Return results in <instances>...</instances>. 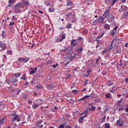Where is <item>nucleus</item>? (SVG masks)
<instances>
[{
    "instance_id": "obj_8",
    "label": "nucleus",
    "mask_w": 128,
    "mask_h": 128,
    "mask_svg": "<svg viewBox=\"0 0 128 128\" xmlns=\"http://www.w3.org/2000/svg\"><path fill=\"white\" fill-rule=\"evenodd\" d=\"M116 126H119L122 127V124H124V122L122 120V118L119 119L118 120H117L116 122Z\"/></svg>"
},
{
    "instance_id": "obj_37",
    "label": "nucleus",
    "mask_w": 128,
    "mask_h": 128,
    "mask_svg": "<svg viewBox=\"0 0 128 128\" xmlns=\"http://www.w3.org/2000/svg\"><path fill=\"white\" fill-rule=\"evenodd\" d=\"M115 34H116V30H112L111 32V36H114Z\"/></svg>"
},
{
    "instance_id": "obj_34",
    "label": "nucleus",
    "mask_w": 128,
    "mask_h": 128,
    "mask_svg": "<svg viewBox=\"0 0 128 128\" xmlns=\"http://www.w3.org/2000/svg\"><path fill=\"white\" fill-rule=\"evenodd\" d=\"M6 53L8 55L12 56V50H6Z\"/></svg>"
},
{
    "instance_id": "obj_36",
    "label": "nucleus",
    "mask_w": 128,
    "mask_h": 128,
    "mask_svg": "<svg viewBox=\"0 0 128 128\" xmlns=\"http://www.w3.org/2000/svg\"><path fill=\"white\" fill-rule=\"evenodd\" d=\"M78 92H80V90H72V94H78Z\"/></svg>"
},
{
    "instance_id": "obj_18",
    "label": "nucleus",
    "mask_w": 128,
    "mask_h": 128,
    "mask_svg": "<svg viewBox=\"0 0 128 128\" xmlns=\"http://www.w3.org/2000/svg\"><path fill=\"white\" fill-rule=\"evenodd\" d=\"M104 17L102 16L100 18L97 19V22L100 24H102L104 22Z\"/></svg>"
},
{
    "instance_id": "obj_11",
    "label": "nucleus",
    "mask_w": 128,
    "mask_h": 128,
    "mask_svg": "<svg viewBox=\"0 0 128 128\" xmlns=\"http://www.w3.org/2000/svg\"><path fill=\"white\" fill-rule=\"evenodd\" d=\"M112 52L114 54H120V52H122V49L120 48H116L114 49Z\"/></svg>"
},
{
    "instance_id": "obj_39",
    "label": "nucleus",
    "mask_w": 128,
    "mask_h": 128,
    "mask_svg": "<svg viewBox=\"0 0 128 128\" xmlns=\"http://www.w3.org/2000/svg\"><path fill=\"white\" fill-rule=\"evenodd\" d=\"M88 31L86 29H84L82 32V34H88Z\"/></svg>"
},
{
    "instance_id": "obj_26",
    "label": "nucleus",
    "mask_w": 128,
    "mask_h": 128,
    "mask_svg": "<svg viewBox=\"0 0 128 128\" xmlns=\"http://www.w3.org/2000/svg\"><path fill=\"white\" fill-rule=\"evenodd\" d=\"M15 94L16 96H18L20 94V92H22V90L18 88H16Z\"/></svg>"
},
{
    "instance_id": "obj_61",
    "label": "nucleus",
    "mask_w": 128,
    "mask_h": 128,
    "mask_svg": "<svg viewBox=\"0 0 128 128\" xmlns=\"http://www.w3.org/2000/svg\"><path fill=\"white\" fill-rule=\"evenodd\" d=\"M45 6H49L50 2H45Z\"/></svg>"
},
{
    "instance_id": "obj_30",
    "label": "nucleus",
    "mask_w": 128,
    "mask_h": 128,
    "mask_svg": "<svg viewBox=\"0 0 128 128\" xmlns=\"http://www.w3.org/2000/svg\"><path fill=\"white\" fill-rule=\"evenodd\" d=\"M1 108H6V104H2V102H0V110Z\"/></svg>"
},
{
    "instance_id": "obj_49",
    "label": "nucleus",
    "mask_w": 128,
    "mask_h": 128,
    "mask_svg": "<svg viewBox=\"0 0 128 128\" xmlns=\"http://www.w3.org/2000/svg\"><path fill=\"white\" fill-rule=\"evenodd\" d=\"M120 26V24H118V25H116L115 27L113 28V30H116L118 28V26Z\"/></svg>"
},
{
    "instance_id": "obj_24",
    "label": "nucleus",
    "mask_w": 128,
    "mask_h": 128,
    "mask_svg": "<svg viewBox=\"0 0 128 128\" xmlns=\"http://www.w3.org/2000/svg\"><path fill=\"white\" fill-rule=\"evenodd\" d=\"M16 1L14 0H8V8H10L12 6V4H14Z\"/></svg>"
},
{
    "instance_id": "obj_6",
    "label": "nucleus",
    "mask_w": 128,
    "mask_h": 128,
    "mask_svg": "<svg viewBox=\"0 0 128 128\" xmlns=\"http://www.w3.org/2000/svg\"><path fill=\"white\" fill-rule=\"evenodd\" d=\"M106 18H107V20L108 22H112L114 20V17L112 14H110Z\"/></svg>"
},
{
    "instance_id": "obj_14",
    "label": "nucleus",
    "mask_w": 128,
    "mask_h": 128,
    "mask_svg": "<svg viewBox=\"0 0 128 128\" xmlns=\"http://www.w3.org/2000/svg\"><path fill=\"white\" fill-rule=\"evenodd\" d=\"M104 28L105 30H110V25L106 24L104 26Z\"/></svg>"
},
{
    "instance_id": "obj_16",
    "label": "nucleus",
    "mask_w": 128,
    "mask_h": 128,
    "mask_svg": "<svg viewBox=\"0 0 128 128\" xmlns=\"http://www.w3.org/2000/svg\"><path fill=\"white\" fill-rule=\"evenodd\" d=\"M88 109H86L84 112H83L80 114V116H83V114H85L84 116V117L88 118Z\"/></svg>"
},
{
    "instance_id": "obj_60",
    "label": "nucleus",
    "mask_w": 128,
    "mask_h": 128,
    "mask_svg": "<svg viewBox=\"0 0 128 128\" xmlns=\"http://www.w3.org/2000/svg\"><path fill=\"white\" fill-rule=\"evenodd\" d=\"M126 108H125L126 112H128V104H126Z\"/></svg>"
},
{
    "instance_id": "obj_58",
    "label": "nucleus",
    "mask_w": 128,
    "mask_h": 128,
    "mask_svg": "<svg viewBox=\"0 0 128 128\" xmlns=\"http://www.w3.org/2000/svg\"><path fill=\"white\" fill-rule=\"evenodd\" d=\"M106 116H104L102 118V122H104V121L106 120Z\"/></svg>"
},
{
    "instance_id": "obj_22",
    "label": "nucleus",
    "mask_w": 128,
    "mask_h": 128,
    "mask_svg": "<svg viewBox=\"0 0 128 128\" xmlns=\"http://www.w3.org/2000/svg\"><path fill=\"white\" fill-rule=\"evenodd\" d=\"M16 6H18L20 8H24V5L23 2H20V3H18L16 4Z\"/></svg>"
},
{
    "instance_id": "obj_38",
    "label": "nucleus",
    "mask_w": 128,
    "mask_h": 128,
    "mask_svg": "<svg viewBox=\"0 0 128 128\" xmlns=\"http://www.w3.org/2000/svg\"><path fill=\"white\" fill-rule=\"evenodd\" d=\"M9 90H11V92H16V88H14L12 86L9 87Z\"/></svg>"
},
{
    "instance_id": "obj_53",
    "label": "nucleus",
    "mask_w": 128,
    "mask_h": 128,
    "mask_svg": "<svg viewBox=\"0 0 128 128\" xmlns=\"http://www.w3.org/2000/svg\"><path fill=\"white\" fill-rule=\"evenodd\" d=\"M4 118H2V119L0 120V124H4Z\"/></svg>"
},
{
    "instance_id": "obj_43",
    "label": "nucleus",
    "mask_w": 128,
    "mask_h": 128,
    "mask_svg": "<svg viewBox=\"0 0 128 128\" xmlns=\"http://www.w3.org/2000/svg\"><path fill=\"white\" fill-rule=\"evenodd\" d=\"M26 78H28V77H26V75L24 74L22 75V76L21 77V79L23 80H24Z\"/></svg>"
},
{
    "instance_id": "obj_23",
    "label": "nucleus",
    "mask_w": 128,
    "mask_h": 128,
    "mask_svg": "<svg viewBox=\"0 0 128 128\" xmlns=\"http://www.w3.org/2000/svg\"><path fill=\"white\" fill-rule=\"evenodd\" d=\"M88 98H90V96H84L83 98L79 99L78 100V102H80V100H88Z\"/></svg>"
},
{
    "instance_id": "obj_20",
    "label": "nucleus",
    "mask_w": 128,
    "mask_h": 128,
    "mask_svg": "<svg viewBox=\"0 0 128 128\" xmlns=\"http://www.w3.org/2000/svg\"><path fill=\"white\" fill-rule=\"evenodd\" d=\"M85 118H86V117H84V116L80 117L78 118V122H79V124H82V122H84V120Z\"/></svg>"
},
{
    "instance_id": "obj_5",
    "label": "nucleus",
    "mask_w": 128,
    "mask_h": 128,
    "mask_svg": "<svg viewBox=\"0 0 128 128\" xmlns=\"http://www.w3.org/2000/svg\"><path fill=\"white\" fill-rule=\"evenodd\" d=\"M118 0H105V2L106 4H110V6H112Z\"/></svg>"
},
{
    "instance_id": "obj_56",
    "label": "nucleus",
    "mask_w": 128,
    "mask_h": 128,
    "mask_svg": "<svg viewBox=\"0 0 128 128\" xmlns=\"http://www.w3.org/2000/svg\"><path fill=\"white\" fill-rule=\"evenodd\" d=\"M58 64H54L52 66V68H58Z\"/></svg>"
},
{
    "instance_id": "obj_1",
    "label": "nucleus",
    "mask_w": 128,
    "mask_h": 128,
    "mask_svg": "<svg viewBox=\"0 0 128 128\" xmlns=\"http://www.w3.org/2000/svg\"><path fill=\"white\" fill-rule=\"evenodd\" d=\"M10 116L12 117V122H14V120H17L18 122H20V115L16 114V113L10 114Z\"/></svg>"
},
{
    "instance_id": "obj_45",
    "label": "nucleus",
    "mask_w": 128,
    "mask_h": 128,
    "mask_svg": "<svg viewBox=\"0 0 128 128\" xmlns=\"http://www.w3.org/2000/svg\"><path fill=\"white\" fill-rule=\"evenodd\" d=\"M66 28H67V30H68L69 28H72V24H68L66 26Z\"/></svg>"
},
{
    "instance_id": "obj_25",
    "label": "nucleus",
    "mask_w": 128,
    "mask_h": 128,
    "mask_svg": "<svg viewBox=\"0 0 128 128\" xmlns=\"http://www.w3.org/2000/svg\"><path fill=\"white\" fill-rule=\"evenodd\" d=\"M38 102V105L40 106H42V104H44V100H42V99H38L37 100Z\"/></svg>"
},
{
    "instance_id": "obj_17",
    "label": "nucleus",
    "mask_w": 128,
    "mask_h": 128,
    "mask_svg": "<svg viewBox=\"0 0 128 128\" xmlns=\"http://www.w3.org/2000/svg\"><path fill=\"white\" fill-rule=\"evenodd\" d=\"M106 84L108 86H114V80H108L106 82Z\"/></svg>"
},
{
    "instance_id": "obj_57",
    "label": "nucleus",
    "mask_w": 128,
    "mask_h": 128,
    "mask_svg": "<svg viewBox=\"0 0 128 128\" xmlns=\"http://www.w3.org/2000/svg\"><path fill=\"white\" fill-rule=\"evenodd\" d=\"M30 84H36V80H33L31 81V82H30Z\"/></svg>"
},
{
    "instance_id": "obj_52",
    "label": "nucleus",
    "mask_w": 128,
    "mask_h": 128,
    "mask_svg": "<svg viewBox=\"0 0 128 128\" xmlns=\"http://www.w3.org/2000/svg\"><path fill=\"white\" fill-rule=\"evenodd\" d=\"M74 58V56H69V59L70 60V62H72V60Z\"/></svg>"
},
{
    "instance_id": "obj_55",
    "label": "nucleus",
    "mask_w": 128,
    "mask_h": 128,
    "mask_svg": "<svg viewBox=\"0 0 128 128\" xmlns=\"http://www.w3.org/2000/svg\"><path fill=\"white\" fill-rule=\"evenodd\" d=\"M104 32H101L99 34V36H100L102 38V36H104Z\"/></svg>"
},
{
    "instance_id": "obj_51",
    "label": "nucleus",
    "mask_w": 128,
    "mask_h": 128,
    "mask_svg": "<svg viewBox=\"0 0 128 128\" xmlns=\"http://www.w3.org/2000/svg\"><path fill=\"white\" fill-rule=\"evenodd\" d=\"M112 88V90H110V92H112V94L114 92V90H116V89H114V88H116V86H113Z\"/></svg>"
},
{
    "instance_id": "obj_29",
    "label": "nucleus",
    "mask_w": 128,
    "mask_h": 128,
    "mask_svg": "<svg viewBox=\"0 0 128 128\" xmlns=\"http://www.w3.org/2000/svg\"><path fill=\"white\" fill-rule=\"evenodd\" d=\"M96 106H92L90 108H89V110H91V112H94L96 110Z\"/></svg>"
},
{
    "instance_id": "obj_10",
    "label": "nucleus",
    "mask_w": 128,
    "mask_h": 128,
    "mask_svg": "<svg viewBox=\"0 0 128 128\" xmlns=\"http://www.w3.org/2000/svg\"><path fill=\"white\" fill-rule=\"evenodd\" d=\"M18 80L16 78H14V79H11L10 80L8 81L7 84H14L16 82H17Z\"/></svg>"
},
{
    "instance_id": "obj_21",
    "label": "nucleus",
    "mask_w": 128,
    "mask_h": 128,
    "mask_svg": "<svg viewBox=\"0 0 128 128\" xmlns=\"http://www.w3.org/2000/svg\"><path fill=\"white\" fill-rule=\"evenodd\" d=\"M14 8H15V12H17L18 14V12H22V10H20V8H19V6H18V5H15Z\"/></svg>"
},
{
    "instance_id": "obj_41",
    "label": "nucleus",
    "mask_w": 128,
    "mask_h": 128,
    "mask_svg": "<svg viewBox=\"0 0 128 128\" xmlns=\"http://www.w3.org/2000/svg\"><path fill=\"white\" fill-rule=\"evenodd\" d=\"M54 8L51 7V8H49L48 10L50 12H54Z\"/></svg>"
},
{
    "instance_id": "obj_63",
    "label": "nucleus",
    "mask_w": 128,
    "mask_h": 128,
    "mask_svg": "<svg viewBox=\"0 0 128 128\" xmlns=\"http://www.w3.org/2000/svg\"><path fill=\"white\" fill-rule=\"evenodd\" d=\"M59 128H64V124H60L59 126Z\"/></svg>"
},
{
    "instance_id": "obj_47",
    "label": "nucleus",
    "mask_w": 128,
    "mask_h": 128,
    "mask_svg": "<svg viewBox=\"0 0 128 128\" xmlns=\"http://www.w3.org/2000/svg\"><path fill=\"white\" fill-rule=\"evenodd\" d=\"M76 40L74 39H72L71 40V44H76Z\"/></svg>"
},
{
    "instance_id": "obj_46",
    "label": "nucleus",
    "mask_w": 128,
    "mask_h": 128,
    "mask_svg": "<svg viewBox=\"0 0 128 128\" xmlns=\"http://www.w3.org/2000/svg\"><path fill=\"white\" fill-rule=\"evenodd\" d=\"M30 70V74H34V70L32 68H31Z\"/></svg>"
},
{
    "instance_id": "obj_50",
    "label": "nucleus",
    "mask_w": 128,
    "mask_h": 128,
    "mask_svg": "<svg viewBox=\"0 0 128 128\" xmlns=\"http://www.w3.org/2000/svg\"><path fill=\"white\" fill-rule=\"evenodd\" d=\"M95 102H100V98H96Z\"/></svg>"
},
{
    "instance_id": "obj_48",
    "label": "nucleus",
    "mask_w": 128,
    "mask_h": 128,
    "mask_svg": "<svg viewBox=\"0 0 128 128\" xmlns=\"http://www.w3.org/2000/svg\"><path fill=\"white\" fill-rule=\"evenodd\" d=\"M82 50H84V49H82V48H81L76 50V52H82Z\"/></svg>"
},
{
    "instance_id": "obj_19",
    "label": "nucleus",
    "mask_w": 128,
    "mask_h": 128,
    "mask_svg": "<svg viewBox=\"0 0 128 128\" xmlns=\"http://www.w3.org/2000/svg\"><path fill=\"white\" fill-rule=\"evenodd\" d=\"M110 10L107 9L106 10V11L104 12V16L105 18H108V16H110Z\"/></svg>"
},
{
    "instance_id": "obj_33",
    "label": "nucleus",
    "mask_w": 128,
    "mask_h": 128,
    "mask_svg": "<svg viewBox=\"0 0 128 128\" xmlns=\"http://www.w3.org/2000/svg\"><path fill=\"white\" fill-rule=\"evenodd\" d=\"M14 76L15 78H20L22 76V73L19 72L17 74H14Z\"/></svg>"
},
{
    "instance_id": "obj_13",
    "label": "nucleus",
    "mask_w": 128,
    "mask_h": 128,
    "mask_svg": "<svg viewBox=\"0 0 128 128\" xmlns=\"http://www.w3.org/2000/svg\"><path fill=\"white\" fill-rule=\"evenodd\" d=\"M0 48H2V50H6V44H2V42L0 41Z\"/></svg>"
},
{
    "instance_id": "obj_64",
    "label": "nucleus",
    "mask_w": 128,
    "mask_h": 128,
    "mask_svg": "<svg viewBox=\"0 0 128 128\" xmlns=\"http://www.w3.org/2000/svg\"><path fill=\"white\" fill-rule=\"evenodd\" d=\"M102 76H106V72L104 71H102Z\"/></svg>"
},
{
    "instance_id": "obj_15",
    "label": "nucleus",
    "mask_w": 128,
    "mask_h": 128,
    "mask_svg": "<svg viewBox=\"0 0 128 128\" xmlns=\"http://www.w3.org/2000/svg\"><path fill=\"white\" fill-rule=\"evenodd\" d=\"M112 48H114V47L110 46L109 48L104 50L102 52V54H108V52H110Z\"/></svg>"
},
{
    "instance_id": "obj_44",
    "label": "nucleus",
    "mask_w": 128,
    "mask_h": 128,
    "mask_svg": "<svg viewBox=\"0 0 128 128\" xmlns=\"http://www.w3.org/2000/svg\"><path fill=\"white\" fill-rule=\"evenodd\" d=\"M92 72V70H88L86 72V74H88V76H90V72Z\"/></svg>"
},
{
    "instance_id": "obj_9",
    "label": "nucleus",
    "mask_w": 128,
    "mask_h": 128,
    "mask_svg": "<svg viewBox=\"0 0 128 128\" xmlns=\"http://www.w3.org/2000/svg\"><path fill=\"white\" fill-rule=\"evenodd\" d=\"M28 60H30V58H19V59L18 60V62H19V64H20V62H23L24 63L26 62H28Z\"/></svg>"
},
{
    "instance_id": "obj_40",
    "label": "nucleus",
    "mask_w": 128,
    "mask_h": 128,
    "mask_svg": "<svg viewBox=\"0 0 128 128\" xmlns=\"http://www.w3.org/2000/svg\"><path fill=\"white\" fill-rule=\"evenodd\" d=\"M42 122V120H40V121H38L36 122V126H40Z\"/></svg>"
},
{
    "instance_id": "obj_28",
    "label": "nucleus",
    "mask_w": 128,
    "mask_h": 128,
    "mask_svg": "<svg viewBox=\"0 0 128 128\" xmlns=\"http://www.w3.org/2000/svg\"><path fill=\"white\" fill-rule=\"evenodd\" d=\"M38 106H40L38 103H34L32 106V108L34 109V108H38Z\"/></svg>"
},
{
    "instance_id": "obj_54",
    "label": "nucleus",
    "mask_w": 128,
    "mask_h": 128,
    "mask_svg": "<svg viewBox=\"0 0 128 128\" xmlns=\"http://www.w3.org/2000/svg\"><path fill=\"white\" fill-rule=\"evenodd\" d=\"M123 16L126 17H128V11L126 12H124Z\"/></svg>"
},
{
    "instance_id": "obj_2",
    "label": "nucleus",
    "mask_w": 128,
    "mask_h": 128,
    "mask_svg": "<svg viewBox=\"0 0 128 128\" xmlns=\"http://www.w3.org/2000/svg\"><path fill=\"white\" fill-rule=\"evenodd\" d=\"M68 18V20H74L76 18V14H74L71 12H69L68 14L65 15Z\"/></svg>"
},
{
    "instance_id": "obj_12",
    "label": "nucleus",
    "mask_w": 128,
    "mask_h": 128,
    "mask_svg": "<svg viewBox=\"0 0 128 128\" xmlns=\"http://www.w3.org/2000/svg\"><path fill=\"white\" fill-rule=\"evenodd\" d=\"M46 88L50 90H54V88H56V86H54V84L52 83V84L46 86Z\"/></svg>"
},
{
    "instance_id": "obj_35",
    "label": "nucleus",
    "mask_w": 128,
    "mask_h": 128,
    "mask_svg": "<svg viewBox=\"0 0 128 128\" xmlns=\"http://www.w3.org/2000/svg\"><path fill=\"white\" fill-rule=\"evenodd\" d=\"M72 4H74V3L70 1V0H68V2H67L66 4V6H72Z\"/></svg>"
},
{
    "instance_id": "obj_27",
    "label": "nucleus",
    "mask_w": 128,
    "mask_h": 128,
    "mask_svg": "<svg viewBox=\"0 0 128 128\" xmlns=\"http://www.w3.org/2000/svg\"><path fill=\"white\" fill-rule=\"evenodd\" d=\"M106 98H112V94L110 92H108L105 95Z\"/></svg>"
},
{
    "instance_id": "obj_59",
    "label": "nucleus",
    "mask_w": 128,
    "mask_h": 128,
    "mask_svg": "<svg viewBox=\"0 0 128 128\" xmlns=\"http://www.w3.org/2000/svg\"><path fill=\"white\" fill-rule=\"evenodd\" d=\"M102 38V37H101L99 35V36L96 38V42H98V40H100V38Z\"/></svg>"
},
{
    "instance_id": "obj_42",
    "label": "nucleus",
    "mask_w": 128,
    "mask_h": 128,
    "mask_svg": "<svg viewBox=\"0 0 128 128\" xmlns=\"http://www.w3.org/2000/svg\"><path fill=\"white\" fill-rule=\"evenodd\" d=\"M104 128H110V126L108 123H106L104 124Z\"/></svg>"
},
{
    "instance_id": "obj_3",
    "label": "nucleus",
    "mask_w": 128,
    "mask_h": 128,
    "mask_svg": "<svg viewBox=\"0 0 128 128\" xmlns=\"http://www.w3.org/2000/svg\"><path fill=\"white\" fill-rule=\"evenodd\" d=\"M14 25V22L12 21H10L8 28L10 30V32L12 34H14V28H12V26Z\"/></svg>"
},
{
    "instance_id": "obj_32",
    "label": "nucleus",
    "mask_w": 128,
    "mask_h": 128,
    "mask_svg": "<svg viewBox=\"0 0 128 128\" xmlns=\"http://www.w3.org/2000/svg\"><path fill=\"white\" fill-rule=\"evenodd\" d=\"M2 38H6V31L4 30L2 31Z\"/></svg>"
},
{
    "instance_id": "obj_31",
    "label": "nucleus",
    "mask_w": 128,
    "mask_h": 128,
    "mask_svg": "<svg viewBox=\"0 0 128 128\" xmlns=\"http://www.w3.org/2000/svg\"><path fill=\"white\" fill-rule=\"evenodd\" d=\"M23 2V4L24 6V8H25V6L26 8L28 6V4H30V3L28 2Z\"/></svg>"
},
{
    "instance_id": "obj_7",
    "label": "nucleus",
    "mask_w": 128,
    "mask_h": 128,
    "mask_svg": "<svg viewBox=\"0 0 128 128\" xmlns=\"http://www.w3.org/2000/svg\"><path fill=\"white\" fill-rule=\"evenodd\" d=\"M118 40L114 39L110 46H111V48H114V47L116 48V46H118ZM112 46H114V47Z\"/></svg>"
},
{
    "instance_id": "obj_62",
    "label": "nucleus",
    "mask_w": 128,
    "mask_h": 128,
    "mask_svg": "<svg viewBox=\"0 0 128 128\" xmlns=\"http://www.w3.org/2000/svg\"><path fill=\"white\" fill-rule=\"evenodd\" d=\"M40 88V84H36V88Z\"/></svg>"
},
{
    "instance_id": "obj_4",
    "label": "nucleus",
    "mask_w": 128,
    "mask_h": 128,
    "mask_svg": "<svg viewBox=\"0 0 128 128\" xmlns=\"http://www.w3.org/2000/svg\"><path fill=\"white\" fill-rule=\"evenodd\" d=\"M126 10H128V7L125 5L122 6L118 10L120 14H122V12H126Z\"/></svg>"
}]
</instances>
